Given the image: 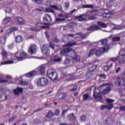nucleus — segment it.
Instances as JSON below:
<instances>
[{"label":"nucleus","mask_w":125,"mask_h":125,"mask_svg":"<svg viewBox=\"0 0 125 125\" xmlns=\"http://www.w3.org/2000/svg\"><path fill=\"white\" fill-rule=\"evenodd\" d=\"M46 77L52 81H55L58 79V74L56 70L49 69L47 71Z\"/></svg>","instance_id":"f257e3e1"},{"label":"nucleus","mask_w":125,"mask_h":125,"mask_svg":"<svg viewBox=\"0 0 125 125\" xmlns=\"http://www.w3.org/2000/svg\"><path fill=\"white\" fill-rule=\"evenodd\" d=\"M1 55L3 58L2 61L1 62V65H7L8 64H13L14 62L13 61H4L5 59H7L8 57V54L5 50H3L1 52Z\"/></svg>","instance_id":"f03ea898"},{"label":"nucleus","mask_w":125,"mask_h":125,"mask_svg":"<svg viewBox=\"0 0 125 125\" xmlns=\"http://www.w3.org/2000/svg\"><path fill=\"white\" fill-rule=\"evenodd\" d=\"M49 83V80L45 77H41L38 79L37 84L39 86H45Z\"/></svg>","instance_id":"7ed1b4c3"},{"label":"nucleus","mask_w":125,"mask_h":125,"mask_svg":"<svg viewBox=\"0 0 125 125\" xmlns=\"http://www.w3.org/2000/svg\"><path fill=\"white\" fill-rule=\"evenodd\" d=\"M115 84L118 87L125 86V79L124 78L118 77L115 81Z\"/></svg>","instance_id":"20e7f679"},{"label":"nucleus","mask_w":125,"mask_h":125,"mask_svg":"<svg viewBox=\"0 0 125 125\" xmlns=\"http://www.w3.org/2000/svg\"><path fill=\"white\" fill-rule=\"evenodd\" d=\"M43 25H44V23L38 22L35 24V27H32L31 30L32 31H40V30L45 29V28H48V26H43Z\"/></svg>","instance_id":"39448f33"},{"label":"nucleus","mask_w":125,"mask_h":125,"mask_svg":"<svg viewBox=\"0 0 125 125\" xmlns=\"http://www.w3.org/2000/svg\"><path fill=\"white\" fill-rule=\"evenodd\" d=\"M42 19L44 25H50L51 21H52L51 16L48 14H45L43 16Z\"/></svg>","instance_id":"423d86ee"},{"label":"nucleus","mask_w":125,"mask_h":125,"mask_svg":"<svg viewBox=\"0 0 125 125\" xmlns=\"http://www.w3.org/2000/svg\"><path fill=\"white\" fill-rule=\"evenodd\" d=\"M41 49L44 55H48L49 54L50 50H49V47L48 44L45 43L42 45L41 47Z\"/></svg>","instance_id":"0eeeda50"},{"label":"nucleus","mask_w":125,"mask_h":125,"mask_svg":"<svg viewBox=\"0 0 125 125\" xmlns=\"http://www.w3.org/2000/svg\"><path fill=\"white\" fill-rule=\"evenodd\" d=\"M73 50V48H70V47H67V48H65L62 49L61 52V55L62 56H68V55L71 51Z\"/></svg>","instance_id":"6e6552de"},{"label":"nucleus","mask_w":125,"mask_h":125,"mask_svg":"<svg viewBox=\"0 0 125 125\" xmlns=\"http://www.w3.org/2000/svg\"><path fill=\"white\" fill-rule=\"evenodd\" d=\"M28 52L29 54H31V55L36 54V52H37V45L36 44H31L30 47L28 48Z\"/></svg>","instance_id":"1a4fd4ad"},{"label":"nucleus","mask_w":125,"mask_h":125,"mask_svg":"<svg viewBox=\"0 0 125 125\" xmlns=\"http://www.w3.org/2000/svg\"><path fill=\"white\" fill-rule=\"evenodd\" d=\"M26 58H28V54L24 52H21L20 53V57H16V59L18 61H22V60H24Z\"/></svg>","instance_id":"9d476101"},{"label":"nucleus","mask_w":125,"mask_h":125,"mask_svg":"<svg viewBox=\"0 0 125 125\" xmlns=\"http://www.w3.org/2000/svg\"><path fill=\"white\" fill-rule=\"evenodd\" d=\"M114 107V104H102L100 107V110H104V109H107L109 111L112 110V108Z\"/></svg>","instance_id":"9b49d317"},{"label":"nucleus","mask_w":125,"mask_h":125,"mask_svg":"<svg viewBox=\"0 0 125 125\" xmlns=\"http://www.w3.org/2000/svg\"><path fill=\"white\" fill-rule=\"evenodd\" d=\"M93 97H95V100L99 99V101L101 102L102 100V95H101V92L100 90L99 92L94 91Z\"/></svg>","instance_id":"f8f14e48"},{"label":"nucleus","mask_w":125,"mask_h":125,"mask_svg":"<svg viewBox=\"0 0 125 125\" xmlns=\"http://www.w3.org/2000/svg\"><path fill=\"white\" fill-rule=\"evenodd\" d=\"M61 59L57 55H54L50 59V63L51 64H55L56 62H60Z\"/></svg>","instance_id":"ddd939ff"},{"label":"nucleus","mask_w":125,"mask_h":125,"mask_svg":"<svg viewBox=\"0 0 125 125\" xmlns=\"http://www.w3.org/2000/svg\"><path fill=\"white\" fill-rule=\"evenodd\" d=\"M23 88L17 87L16 89H14L13 92L15 95H17L19 96V95H20V94H22V93H23Z\"/></svg>","instance_id":"4468645a"},{"label":"nucleus","mask_w":125,"mask_h":125,"mask_svg":"<svg viewBox=\"0 0 125 125\" xmlns=\"http://www.w3.org/2000/svg\"><path fill=\"white\" fill-rule=\"evenodd\" d=\"M106 51V48L105 47L100 48L99 50H96L95 55L96 56H101L104 52Z\"/></svg>","instance_id":"2eb2a0df"},{"label":"nucleus","mask_w":125,"mask_h":125,"mask_svg":"<svg viewBox=\"0 0 125 125\" xmlns=\"http://www.w3.org/2000/svg\"><path fill=\"white\" fill-rule=\"evenodd\" d=\"M97 67H98V66L96 64L93 65L88 67L87 71L90 73H92V74L95 75V71H94V70L97 69Z\"/></svg>","instance_id":"dca6fc26"},{"label":"nucleus","mask_w":125,"mask_h":125,"mask_svg":"<svg viewBox=\"0 0 125 125\" xmlns=\"http://www.w3.org/2000/svg\"><path fill=\"white\" fill-rule=\"evenodd\" d=\"M15 19L19 25H24L25 24V21L21 17L17 16L15 17Z\"/></svg>","instance_id":"f3484780"},{"label":"nucleus","mask_w":125,"mask_h":125,"mask_svg":"<svg viewBox=\"0 0 125 125\" xmlns=\"http://www.w3.org/2000/svg\"><path fill=\"white\" fill-rule=\"evenodd\" d=\"M58 17L56 19V22H62V21H65L66 17L63 15V14H60L58 15Z\"/></svg>","instance_id":"a211bd4d"},{"label":"nucleus","mask_w":125,"mask_h":125,"mask_svg":"<svg viewBox=\"0 0 125 125\" xmlns=\"http://www.w3.org/2000/svg\"><path fill=\"white\" fill-rule=\"evenodd\" d=\"M50 7L52 8H54L55 10H59V11H61V12H63V9H62V6L59 5L58 6L55 5H51Z\"/></svg>","instance_id":"6ab92c4d"},{"label":"nucleus","mask_w":125,"mask_h":125,"mask_svg":"<svg viewBox=\"0 0 125 125\" xmlns=\"http://www.w3.org/2000/svg\"><path fill=\"white\" fill-rule=\"evenodd\" d=\"M92 76H94V74L87 71L86 74L83 76V79L88 80V79H90Z\"/></svg>","instance_id":"aec40b11"},{"label":"nucleus","mask_w":125,"mask_h":125,"mask_svg":"<svg viewBox=\"0 0 125 125\" xmlns=\"http://www.w3.org/2000/svg\"><path fill=\"white\" fill-rule=\"evenodd\" d=\"M38 74V72L35 70H33L32 71L26 74V76L27 78H32V77H34V76H37Z\"/></svg>","instance_id":"412c9836"},{"label":"nucleus","mask_w":125,"mask_h":125,"mask_svg":"<svg viewBox=\"0 0 125 125\" xmlns=\"http://www.w3.org/2000/svg\"><path fill=\"white\" fill-rule=\"evenodd\" d=\"M53 117H54V112L52 110H49L46 115V117L47 119H52Z\"/></svg>","instance_id":"4be33fe9"},{"label":"nucleus","mask_w":125,"mask_h":125,"mask_svg":"<svg viewBox=\"0 0 125 125\" xmlns=\"http://www.w3.org/2000/svg\"><path fill=\"white\" fill-rule=\"evenodd\" d=\"M44 12L47 13H53V14L55 13V11L51 7L45 8Z\"/></svg>","instance_id":"5701e85b"},{"label":"nucleus","mask_w":125,"mask_h":125,"mask_svg":"<svg viewBox=\"0 0 125 125\" xmlns=\"http://www.w3.org/2000/svg\"><path fill=\"white\" fill-rule=\"evenodd\" d=\"M22 42H23V37L21 35L17 36L16 38V42H18V43H20Z\"/></svg>","instance_id":"b1692460"},{"label":"nucleus","mask_w":125,"mask_h":125,"mask_svg":"<svg viewBox=\"0 0 125 125\" xmlns=\"http://www.w3.org/2000/svg\"><path fill=\"white\" fill-rule=\"evenodd\" d=\"M17 30H18V27L13 26L7 30V33L10 34L12 32H14V31H17Z\"/></svg>","instance_id":"393cba45"},{"label":"nucleus","mask_w":125,"mask_h":125,"mask_svg":"<svg viewBox=\"0 0 125 125\" xmlns=\"http://www.w3.org/2000/svg\"><path fill=\"white\" fill-rule=\"evenodd\" d=\"M83 16H84V14L81 15L78 17H75V18L76 19H77V20H78V21H85L86 20V19L83 18Z\"/></svg>","instance_id":"a878e982"},{"label":"nucleus","mask_w":125,"mask_h":125,"mask_svg":"<svg viewBox=\"0 0 125 125\" xmlns=\"http://www.w3.org/2000/svg\"><path fill=\"white\" fill-rule=\"evenodd\" d=\"M62 76L63 77V78H67V77H70V74H68L67 73V71L62 70L61 72Z\"/></svg>","instance_id":"bb28decb"},{"label":"nucleus","mask_w":125,"mask_h":125,"mask_svg":"<svg viewBox=\"0 0 125 125\" xmlns=\"http://www.w3.org/2000/svg\"><path fill=\"white\" fill-rule=\"evenodd\" d=\"M68 78H66L67 82H71V81H74V80H76V77L74 76L73 74H70Z\"/></svg>","instance_id":"cd10ccee"},{"label":"nucleus","mask_w":125,"mask_h":125,"mask_svg":"<svg viewBox=\"0 0 125 125\" xmlns=\"http://www.w3.org/2000/svg\"><path fill=\"white\" fill-rule=\"evenodd\" d=\"M11 21L10 17H6L2 21L3 24H6Z\"/></svg>","instance_id":"c85d7f7f"},{"label":"nucleus","mask_w":125,"mask_h":125,"mask_svg":"<svg viewBox=\"0 0 125 125\" xmlns=\"http://www.w3.org/2000/svg\"><path fill=\"white\" fill-rule=\"evenodd\" d=\"M71 42L72 43H70V42H69L68 43L65 44V46H73V45H77L76 42H74L73 40H72Z\"/></svg>","instance_id":"c756f323"},{"label":"nucleus","mask_w":125,"mask_h":125,"mask_svg":"<svg viewBox=\"0 0 125 125\" xmlns=\"http://www.w3.org/2000/svg\"><path fill=\"white\" fill-rule=\"evenodd\" d=\"M45 68L46 66H42L40 68V74L41 75H44V73H45Z\"/></svg>","instance_id":"7c9ffc66"},{"label":"nucleus","mask_w":125,"mask_h":125,"mask_svg":"<svg viewBox=\"0 0 125 125\" xmlns=\"http://www.w3.org/2000/svg\"><path fill=\"white\" fill-rule=\"evenodd\" d=\"M68 118L69 119L70 121H75L76 120V116L74 113H71L68 116Z\"/></svg>","instance_id":"2f4dec72"},{"label":"nucleus","mask_w":125,"mask_h":125,"mask_svg":"<svg viewBox=\"0 0 125 125\" xmlns=\"http://www.w3.org/2000/svg\"><path fill=\"white\" fill-rule=\"evenodd\" d=\"M89 99V95L88 94H85L83 96V101H86Z\"/></svg>","instance_id":"473e14b6"},{"label":"nucleus","mask_w":125,"mask_h":125,"mask_svg":"<svg viewBox=\"0 0 125 125\" xmlns=\"http://www.w3.org/2000/svg\"><path fill=\"white\" fill-rule=\"evenodd\" d=\"M113 66V63H111L110 65H105L104 66V70L105 72H107L108 70H110V68Z\"/></svg>","instance_id":"72a5a7b5"},{"label":"nucleus","mask_w":125,"mask_h":125,"mask_svg":"<svg viewBox=\"0 0 125 125\" xmlns=\"http://www.w3.org/2000/svg\"><path fill=\"white\" fill-rule=\"evenodd\" d=\"M82 6L83 8H93L94 7V6L91 4H84Z\"/></svg>","instance_id":"f704fd0d"},{"label":"nucleus","mask_w":125,"mask_h":125,"mask_svg":"<svg viewBox=\"0 0 125 125\" xmlns=\"http://www.w3.org/2000/svg\"><path fill=\"white\" fill-rule=\"evenodd\" d=\"M95 50H96L95 48L91 49L88 54V57H91V56H92L94 54V53L95 52Z\"/></svg>","instance_id":"c9c22d12"},{"label":"nucleus","mask_w":125,"mask_h":125,"mask_svg":"<svg viewBox=\"0 0 125 125\" xmlns=\"http://www.w3.org/2000/svg\"><path fill=\"white\" fill-rule=\"evenodd\" d=\"M97 24L99 26H101V27H102V28H107V24L102 22H97Z\"/></svg>","instance_id":"e433bc0d"},{"label":"nucleus","mask_w":125,"mask_h":125,"mask_svg":"<svg viewBox=\"0 0 125 125\" xmlns=\"http://www.w3.org/2000/svg\"><path fill=\"white\" fill-rule=\"evenodd\" d=\"M120 59V57L118 56L115 58H111L109 59V61H111L112 62H116V61H119Z\"/></svg>","instance_id":"4c0bfd02"},{"label":"nucleus","mask_w":125,"mask_h":125,"mask_svg":"<svg viewBox=\"0 0 125 125\" xmlns=\"http://www.w3.org/2000/svg\"><path fill=\"white\" fill-rule=\"evenodd\" d=\"M108 44V40L106 39H104L101 40V45H107Z\"/></svg>","instance_id":"58836bf2"},{"label":"nucleus","mask_w":125,"mask_h":125,"mask_svg":"<svg viewBox=\"0 0 125 125\" xmlns=\"http://www.w3.org/2000/svg\"><path fill=\"white\" fill-rule=\"evenodd\" d=\"M121 41V37H115L112 38V42H120Z\"/></svg>","instance_id":"ea45409f"},{"label":"nucleus","mask_w":125,"mask_h":125,"mask_svg":"<svg viewBox=\"0 0 125 125\" xmlns=\"http://www.w3.org/2000/svg\"><path fill=\"white\" fill-rule=\"evenodd\" d=\"M33 2L35 3H37V4H42V3L43 2V0H32Z\"/></svg>","instance_id":"a19ab883"},{"label":"nucleus","mask_w":125,"mask_h":125,"mask_svg":"<svg viewBox=\"0 0 125 125\" xmlns=\"http://www.w3.org/2000/svg\"><path fill=\"white\" fill-rule=\"evenodd\" d=\"M96 29H98V26L97 25L91 26L89 28L90 31H94V30H96Z\"/></svg>","instance_id":"79ce46f5"},{"label":"nucleus","mask_w":125,"mask_h":125,"mask_svg":"<svg viewBox=\"0 0 125 125\" xmlns=\"http://www.w3.org/2000/svg\"><path fill=\"white\" fill-rule=\"evenodd\" d=\"M119 54L120 56L125 57V50H121L119 51Z\"/></svg>","instance_id":"37998d69"},{"label":"nucleus","mask_w":125,"mask_h":125,"mask_svg":"<svg viewBox=\"0 0 125 125\" xmlns=\"http://www.w3.org/2000/svg\"><path fill=\"white\" fill-rule=\"evenodd\" d=\"M49 47L52 48V49H53V50H55V45L54 44L52 43V42H50L49 43Z\"/></svg>","instance_id":"c03bdc74"},{"label":"nucleus","mask_w":125,"mask_h":125,"mask_svg":"<svg viewBox=\"0 0 125 125\" xmlns=\"http://www.w3.org/2000/svg\"><path fill=\"white\" fill-rule=\"evenodd\" d=\"M122 58L119 60V63L120 64H124L125 62V57H121Z\"/></svg>","instance_id":"a18cd8bd"},{"label":"nucleus","mask_w":125,"mask_h":125,"mask_svg":"<svg viewBox=\"0 0 125 125\" xmlns=\"http://www.w3.org/2000/svg\"><path fill=\"white\" fill-rule=\"evenodd\" d=\"M66 96L65 93H61L59 95L58 97L60 99H63V98H64Z\"/></svg>","instance_id":"49530a36"},{"label":"nucleus","mask_w":125,"mask_h":125,"mask_svg":"<svg viewBox=\"0 0 125 125\" xmlns=\"http://www.w3.org/2000/svg\"><path fill=\"white\" fill-rule=\"evenodd\" d=\"M80 118L82 122H85L86 121V116L84 115H81Z\"/></svg>","instance_id":"de8ad7c7"},{"label":"nucleus","mask_w":125,"mask_h":125,"mask_svg":"<svg viewBox=\"0 0 125 125\" xmlns=\"http://www.w3.org/2000/svg\"><path fill=\"white\" fill-rule=\"evenodd\" d=\"M77 89H78V85H75L71 89H70L71 92H74V91H77Z\"/></svg>","instance_id":"09e8293b"},{"label":"nucleus","mask_w":125,"mask_h":125,"mask_svg":"<svg viewBox=\"0 0 125 125\" xmlns=\"http://www.w3.org/2000/svg\"><path fill=\"white\" fill-rule=\"evenodd\" d=\"M20 84H21V85H28L29 83L26 81H22L21 83H20Z\"/></svg>","instance_id":"8fccbe9b"},{"label":"nucleus","mask_w":125,"mask_h":125,"mask_svg":"<svg viewBox=\"0 0 125 125\" xmlns=\"http://www.w3.org/2000/svg\"><path fill=\"white\" fill-rule=\"evenodd\" d=\"M60 114V109H56L55 110V116H59Z\"/></svg>","instance_id":"3c124183"},{"label":"nucleus","mask_w":125,"mask_h":125,"mask_svg":"<svg viewBox=\"0 0 125 125\" xmlns=\"http://www.w3.org/2000/svg\"><path fill=\"white\" fill-rule=\"evenodd\" d=\"M105 101H106L107 103H113V102H115V100L111 99H106Z\"/></svg>","instance_id":"603ef678"},{"label":"nucleus","mask_w":125,"mask_h":125,"mask_svg":"<svg viewBox=\"0 0 125 125\" xmlns=\"http://www.w3.org/2000/svg\"><path fill=\"white\" fill-rule=\"evenodd\" d=\"M8 83V80H4V79H0V83Z\"/></svg>","instance_id":"864d4df0"},{"label":"nucleus","mask_w":125,"mask_h":125,"mask_svg":"<svg viewBox=\"0 0 125 125\" xmlns=\"http://www.w3.org/2000/svg\"><path fill=\"white\" fill-rule=\"evenodd\" d=\"M119 111H123V112H125V105H122L119 107Z\"/></svg>","instance_id":"5fc2aeb1"},{"label":"nucleus","mask_w":125,"mask_h":125,"mask_svg":"<svg viewBox=\"0 0 125 125\" xmlns=\"http://www.w3.org/2000/svg\"><path fill=\"white\" fill-rule=\"evenodd\" d=\"M107 15H110V13H104L103 14V17H104V18H108V16Z\"/></svg>","instance_id":"6e6d98bb"},{"label":"nucleus","mask_w":125,"mask_h":125,"mask_svg":"<svg viewBox=\"0 0 125 125\" xmlns=\"http://www.w3.org/2000/svg\"><path fill=\"white\" fill-rule=\"evenodd\" d=\"M89 20H95L97 19V18L94 16H90L88 18Z\"/></svg>","instance_id":"4d7b16f0"},{"label":"nucleus","mask_w":125,"mask_h":125,"mask_svg":"<svg viewBox=\"0 0 125 125\" xmlns=\"http://www.w3.org/2000/svg\"><path fill=\"white\" fill-rule=\"evenodd\" d=\"M13 46H14V44H13V43L8 45V48H9V49H12Z\"/></svg>","instance_id":"13d9d810"},{"label":"nucleus","mask_w":125,"mask_h":125,"mask_svg":"<svg viewBox=\"0 0 125 125\" xmlns=\"http://www.w3.org/2000/svg\"><path fill=\"white\" fill-rule=\"evenodd\" d=\"M74 59H76V61H80V56H79L78 55H75L74 57Z\"/></svg>","instance_id":"bf43d9fd"},{"label":"nucleus","mask_w":125,"mask_h":125,"mask_svg":"<svg viewBox=\"0 0 125 125\" xmlns=\"http://www.w3.org/2000/svg\"><path fill=\"white\" fill-rule=\"evenodd\" d=\"M69 6H70V3L69 2H66L65 3V7L66 8H69Z\"/></svg>","instance_id":"052dcab7"},{"label":"nucleus","mask_w":125,"mask_h":125,"mask_svg":"<svg viewBox=\"0 0 125 125\" xmlns=\"http://www.w3.org/2000/svg\"><path fill=\"white\" fill-rule=\"evenodd\" d=\"M122 70V67H117V68L116 70V74H118L119 72Z\"/></svg>","instance_id":"680f3d73"},{"label":"nucleus","mask_w":125,"mask_h":125,"mask_svg":"<svg viewBox=\"0 0 125 125\" xmlns=\"http://www.w3.org/2000/svg\"><path fill=\"white\" fill-rule=\"evenodd\" d=\"M105 90L108 93V92H110V91H111V87L110 86H108L105 88Z\"/></svg>","instance_id":"e2e57ef3"},{"label":"nucleus","mask_w":125,"mask_h":125,"mask_svg":"<svg viewBox=\"0 0 125 125\" xmlns=\"http://www.w3.org/2000/svg\"><path fill=\"white\" fill-rule=\"evenodd\" d=\"M69 63H70V60H68V59H66L64 61V64L65 65H67V64H69Z\"/></svg>","instance_id":"0e129e2a"},{"label":"nucleus","mask_w":125,"mask_h":125,"mask_svg":"<svg viewBox=\"0 0 125 125\" xmlns=\"http://www.w3.org/2000/svg\"><path fill=\"white\" fill-rule=\"evenodd\" d=\"M102 93L103 95H106V94H107L108 93L107 92V90H106L105 89L103 91Z\"/></svg>","instance_id":"69168bd1"},{"label":"nucleus","mask_w":125,"mask_h":125,"mask_svg":"<svg viewBox=\"0 0 125 125\" xmlns=\"http://www.w3.org/2000/svg\"><path fill=\"white\" fill-rule=\"evenodd\" d=\"M14 120H15V117H13L12 118L9 119V122H10V123H11V122H13V121H14Z\"/></svg>","instance_id":"338daca9"},{"label":"nucleus","mask_w":125,"mask_h":125,"mask_svg":"<svg viewBox=\"0 0 125 125\" xmlns=\"http://www.w3.org/2000/svg\"><path fill=\"white\" fill-rule=\"evenodd\" d=\"M100 77H101V78H102L103 79H106V75L104 74H101L100 75Z\"/></svg>","instance_id":"774afa93"}]
</instances>
